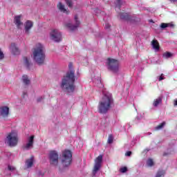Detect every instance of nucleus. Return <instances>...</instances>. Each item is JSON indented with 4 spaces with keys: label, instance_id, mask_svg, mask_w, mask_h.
<instances>
[{
    "label": "nucleus",
    "instance_id": "79ce46f5",
    "mask_svg": "<svg viewBox=\"0 0 177 177\" xmlns=\"http://www.w3.org/2000/svg\"><path fill=\"white\" fill-rule=\"evenodd\" d=\"M174 106H177V100L174 102Z\"/></svg>",
    "mask_w": 177,
    "mask_h": 177
},
{
    "label": "nucleus",
    "instance_id": "ddd939ff",
    "mask_svg": "<svg viewBox=\"0 0 177 177\" xmlns=\"http://www.w3.org/2000/svg\"><path fill=\"white\" fill-rule=\"evenodd\" d=\"M21 17H23V15H16L14 18V24L17 26V28H19V30L21 29V27H23V22H21Z\"/></svg>",
    "mask_w": 177,
    "mask_h": 177
},
{
    "label": "nucleus",
    "instance_id": "393cba45",
    "mask_svg": "<svg viewBox=\"0 0 177 177\" xmlns=\"http://www.w3.org/2000/svg\"><path fill=\"white\" fill-rule=\"evenodd\" d=\"M154 165V161L151 158H149L147 160V167H153Z\"/></svg>",
    "mask_w": 177,
    "mask_h": 177
},
{
    "label": "nucleus",
    "instance_id": "a211bd4d",
    "mask_svg": "<svg viewBox=\"0 0 177 177\" xmlns=\"http://www.w3.org/2000/svg\"><path fill=\"white\" fill-rule=\"evenodd\" d=\"M152 48L156 50V52H158L160 50V44L158 41L156 39H153L151 41Z\"/></svg>",
    "mask_w": 177,
    "mask_h": 177
},
{
    "label": "nucleus",
    "instance_id": "4be33fe9",
    "mask_svg": "<svg viewBox=\"0 0 177 177\" xmlns=\"http://www.w3.org/2000/svg\"><path fill=\"white\" fill-rule=\"evenodd\" d=\"M161 28H167L168 27H170V28H174V24L172 23H169V24H165V23H162L160 25Z\"/></svg>",
    "mask_w": 177,
    "mask_h": 177
},
{
    "label": "nucleus",
    "instance_id": "f257e3e1",
    "mask_svg": "<svg viewBox=\"0 0 177 177\" xmlns=\"http://www.w3.org/2000/svg\"><path fill=\"white\" fill-rule=\"evenodd\" d=\"M74 82H75V75H74V71L71 70L64 76L61 84V88L68 93H73L75 90Z\"/></svg>",
    "mask_w": 177,
    "mask_h": 177
},
{
    "label": "nucleus",
    "instance_id": "dca6fc26",
    "mask_svg": "<svg viewBox=\"0 0 177 177\" xmlns=\"http://www.w3.org/2000/svg\"><path fill=\"white\" fill-rule=\"evenodd\" d=\"M120 19H122L123 20H129L130 21H132V20H135V17L127 12L121 13L120 15Z\"/></svg>",
    "mask_w": 177,
    "mask_h": 177
},
{
    "label": "nucleus",
    "instance_id": "412c9836",
    "mask_svg": "<svg viewBox=\"0 0 177 177\" xmlns=\"http://www.w3.org/2000/svg\"><path fill=\"white\" fill-rule=\"evenodd\" d=\"M22 82H24L25 85H29L30 79H28V76H27L26 75H24L22 76Z\"/></svg>",
    "mask_w": 177,
    "mask_h": 177
},
{
    "label": "nucleus",
    "instance_id": "f8f14e48",
    "mask_svg": "<svg viewBox=\"0 0 177 177\" xmlns=\"http://www.w3.org/2000/svg\"><path fill=\"white\" fill-rule=\"evenodd\" d=\"M0 117L2 118H8L9 117V108L6 106L0 107Z\"/></svg>",
    "mask_w": 177,
    "mask_h": 177
},
{
    "label": "nucleus",
    "instance_id": "c85d7f7f",
    "mask_svg": "<svg viewBox=\"0 0 177 177\" xmlns=\"http://www.w3.org/2000/svg\"><path fill=\"white\" fill-rule=\"evenodd\" d=\"M163 57L164 59H169V57H172V53H163Z\"/></svg>",
    "mask_w": 177,
    "mask_h": 177
},
{
    "label": "nucleus",
    "instance_id": "2eb2a0df",
    "mask_svg": "<svg viewBox=\"0 0 177 177\" xmlns=\"http://www.w3.org/2000/svg\"><path fill=\"white\" fill-rule=\"evenodd\" d=\"M10 52L12 55H19L20 54V50L19 49V47L16 45L15 43H12L9 47Z\"/></svg>",
    "mask_w": 177,
    "mask_h": 177
},
{
    "label": "nucleus",
    "instance_id": "aec40b11",
    "mask_svg": "<svg viewBox=\"0 0 177 177\" xmlns=\"http://www.w3.org/2000/svg\"><path fill=\"white\" fill-rule=\"evenodd\" d=\"M162 102V97H159L153 101V104L154 107H157V106H158V104H161Z\"/></svg>",
    "mask_w": 177,
    "mask_h": 177
},
{
    "label": "nucleus",
    "instance_id": "7c9ffc66",
    "mask_svg": "<svg viewBox=\"0 0 177 177\" xmlns=\"http://www.w3.org/2000/svg\"><path fill=\"white\" fill-rule=\"evenodd\" d=\"M65 2L66 3V4L69 8L73 7V1L71 0H65Z\"/></svg>",
    "mask_w": 177,
    "mask_h": 177
},
{
    "label": "nucleus",
    "instance_id": "1a4fd4ad",
    "mask_svg": "<svg viewBox=\"0 0 177 177\" xmlns=\"http://www.w3.org/2000/svg\"><path fill=\"white\" fill-rule=\"evenodd\" d=\"M50 164L56 166L59 164V153L56 151H51L49 153Z\"/></svg>",
    "mask_w": 177,
    "mask_h": 177
},
{
    "label": "nucleus",
    "instance_id": "f3484780",
    "mask_svg": "<svg viewBox=\"0 0 177 177\" xmlns=\"http://www.w3.org/2000/svg\"><path fill=\"white\" fill-rule=\"evenodd\" d=\"M34 162H35V159L34 158V156H31L26 160L25 165L27 168H31V167L34 165Z\"/></svg>",
    "mask_w": 177,
    "mask_h": 177
},
{
    "label": "nucleus",
    "instance_id": "0eeeda50",
    "mask_svg": "<svg viewBox=\"0 0 177 177\" xmlns=\"http://www.w3.org/2000/svg\"><path fill=\"white\" fill-rule=\"evenodd\" d=\"M102 162H103V156L100 155L95 160V165L93 169V176H96V174H97L100 168H102Z\"/></svg>",
    "mask_w": 177,
    "mask_h": 177
},
{
    "label": "nucleus",
    "instance_id": "39448f33",
    "mask_svg": "<svg viewBox=\"0 0 177 177\" xmlns=\"http://www.w3.org/2000/svg\"><path fill=\"white\" fill-rule=\"evenodd\" d=\"M73 161V153L71 151L66 149L62 151L61 155V162L63 167H70Z\"/></svg>",
    "mask_w": 177,
    "mask_h": 177
},
{
    "label": "nucleus",
    "instance_id": "a878e982",
    "mask_svg": "<svg viewBox=\"0 0 177 177\" xmlns=\"http://www.w3.org/2000/svg\"><path fill=\"white\" fill-rule=\"evenodd\" d=\"M8 171H10L11 172H14V174H17V170H16V167H15V166L8 165Z\"/></svg>",
    "mask_w": 177,
    "mask_h": 177
},
{
    "label": "nucleus",
    "instance_id": "58836bf2",
    "mask_svg": "<svg viewBox=\"0 0 177 177\" xmlns=\"http://www.w3.org/2000/svg\"><path fill=\"white\" fill-rule=\"evenodd\" d=\"M68 67L70 70H71V67H73V64H69Z\"/></svg>",
    "mask_w": 177,
    "mask_h": 177
},
{
    "label": "nucleus",
    "instance_id": "b1692460",
    "mask_svg": "<svg viewBox=\"0 0 177 177\" xmlns=\"http://www.w3.org/2000/svg\"><path fill=\"white\" fill-rule=\"evenodd\" d=\"M164 127H165V122L160 123L159 125L156 127L154 128V129H155V131H160V130L162 129V128H164Z\"/></svg>",
    "mask_w": 177,
    "mask_h": 177
},
{
    "label": "nucleus",
    "instance_id": "473e14b6",
    "mask_svg": "<svg viewBox=\"0 0 177 177\" xmlns=\"http://www.w3.org/2000/svg\"><path fill=\"white\" fill-rule=\"evenodd\" d=\"M44 99H45V97L44 96H40V97H37V102L38 103H40L41 102H44Z\"/></svg>",
    "mask_w": 177,
    "mask_h": 177
},
{
    "label": "nucleus",
    "instance_id": "4468645a",
    "mask_svg": "<svg viewBox=\"0 0 177 177\" xmlns=\"http://www.w3.org/2000/svg\"><path fill=\"white\" fill-rule=\"evenodd\" d=\"M34 26V23H32V21L28 20L24 23V30H25V34L28 35L30 34V30L31 28H32V26Z\"/></svg>",
    "mask_w": 177,
    "mask_h": 177
},
{
    "label": "nucleus",
    "instance_id": "20e7f679",
    "mask_svg": "<svg viewBox=\"0 0 177 177\" xmlns=\"http://www.w3.org/2000/svg\"><path fill=\"white\" fill-rule=\"evenodd\" d=\"M5 143L10 147H16L17 143H19V136H17V133L15 131L8 133L5 138Z\"/></svg>",
    "mask_w": 177,
    "mask_h": 177
},
{
    "label": "nucleus",
    "instance_id": "37998d69",
    "mask_svg": "<svg viewBox=\"0 0 177 177\" xmlns=\"http://www.w3.org/2000/svg\"><path fill=\"white\" fill-rule=\"evenodd\" d=\"M26 95H27L26 92H24V96H26Z\"/></svg>",
    "mask_w": 177,
    "mask_h": 177
},
{
    "label": "nucleus",
    "instance_id": "ea45409f",
    "mask_svg": "<svg viewBox=\"0 0 177 177\" xmlns=\"http://www.w3.org/2000/svg\"><path fill=\"white\" fill-rule=\"evenodd\" d=\"M142 118V116H140V117H139V115L137 116V120H141Z\"/></svg>",
    "mask_w": 177,
    "mask_h": 177
},
{
    "label": "nucleus",
    "instance_id": "c756f323",
    "mask_svg": "<svg viewBox=\"0 0 177 177\" xmlns=\"http://www.w3.org/2000/svg\"><path fill=\"white\" fill-rule=\"evenodd\" d=\"M97 86H98V88H103V84L102 83V79L100 77L97 80Z\"/></svg>",
    "mask_w": 177,
    "mask_h": 177
},
{
    "label": "nucleus",
    "instance_id": "e433bc0d",
    "mask_svg": "<svg viewBox=\"0 0 177 177\" xmlns=\"http://www.w3.org/2000/svg\"><path fill=\"white\" fill-rule=\"evenodd\" d=\"M111 26L109 23H106L105 24V28L106 30H109V28H110Z\"/></svg>",
    "mask_w": 177,
    "mask_h": 177
},
{
    "label": "nucleus",
    "instance_id": "72a5a7b5",
    "mask_svg": "<svg viewBox=\"0 0 177 177\" xmlns=\"http://www.w3.org/2000/svg\"><path fill=\"white\" fill-rule=\"evenodd\" d=\"M162 80H165V77H164V74H161L160 76L158 77L159 81H162Z\"/></svg>",
    "mask_w": 177,
    "mask_h": 177
},
{
    "label": "nucleus",
    "instance_id": "f03ea898",
    "mask_svg": "<svg viewBox=\"0 0 177 177\" xmlns=\"http://www.w3.org/2000/svg\"><path fill=\"white\" fill-rule=\"evenodd\" d=\"M103 96L98 104V111L101 114H106L111 108L113 104V95L108 91H102Z\"/></svg>",
    "mask_w": 177,
    "mask_h": 177
},
{
    "label": "nucleus",
    "instance_id": "5701e85b",
    "mask_svg": "<svg viewBox=\"0 0 177 177\" xmlns=\"http://www.w3.org/2000/svg\"><path fill=\"white\" fill-rule=\"evenodd\" d=\"M24 62L26 67L30 68V66H31V62H30V59L27 58V57H24Z\"/></svg>",
    "mask_w": 177,
    "mask_h": 177
},
{
    "label": "nucleus",
    "instance_id": "9d476101",
    "mask_svg": "<svg viewBox=\"0 0 177 177\" xmlns=\"http://www.w3.org/2000/svg\"><path fill=\"white\" fill-rule=\"evenodd\" d=\"M75 24H73L71 21L65 23V26L70 31H74V30H77V27L80 26V21H78V17L77 15L75 16Z\"/></svg>",
    "mask_w": 177,
    "mask_h": 177
},
{
    "label": "nucleus",
    "instance_id": "7ed1b4c3",
    "mask_svg": "<svg viewBox=\"0 0 177 177\" xmlns=\"http://www.w3.org/2000/svg\"><path fill=\"white\" fill-rule=\"evenodd\" d=\"M33 60L37 64H44L45 63V46L41 43H37L32 49V55Z\"/></svg>",
    "mask_w": 177,
    "mask_h": 177
},
{
    "label": "nucleus",
    "instance_id": "bb28decb",
    "mask_svg": "<svg viewBox=\"0 0 177 177\" xmlns=\"http://www.w3.org/2000/svg\"><path fill=\"white\" fill-rule=\"evenodd\" d=\"M165 175V171L162 170V171H158L156 177H164Z\"/></svg>",
    "mask_w": 177,
    "mask_h": 177
},
{
    "label": "nucleus",
    "instance_id": "f704fd0d",
    "mask_svg": "<svg viewBox=\"0 0 177 177\" xmlns=\"http://www.w3.org/2000/svg\"><path fill=\"white\" fill-rule=\"evenodd\" d=\"M120 6H121V0H117L116 8H120Z\"/></svg>",
    "mask_w": 177,
    "mask_h": 177
},
{
    "label": "nucleus",
    "instance_id": "6e6552de",
    "mask_svg": "<svg viewBox=\"0 0 177 177\" xmlns=\"http://www.w3.org/2000/svg\"><path fill=\"white\" fill-rule=\"evenodd\" d=\"M50 39L55 42H60L62 41V32L57 29H53L50 32Z\"/></svg>",
    "mask_w": 177,
    "mask_h": 177
},
{
    "label": "nucleus",
    "instance_id": "a19ab883",
    "mask_svg": "<svg viewBox=\"0 0 177 177\" xmlns=\"http://www.w3.org/2000/svg\"><path fill=\"white\" fill-rule=\"evenodd\" d=\"M171 2H173V3H175V2H177V0H170Z\"/></svg>",
    "mask_w": 177,
    "mask_h": 177
},
{
    "label": "nucleus",
    "instance_id": "6ab92c4d",
    "mask_svg": "<svg viewBox=\"0 0 177 177\" xmlns=\"http://www.w3.org/2000/svg\"><path fill=\"white\" fill-rule=\"evenodd\" d=\"M57 8L60 12H63V13H67V10L64 7V5L62 3H59L57 5Z\"/></svg>",
    "mask_w": 177,
    "mask_h": 177
},
{
    "label": "nucleus",
    "instance_id": "9b49d317",
    "mask_svg": "<svg viewBox=\"0 0 177 177\" xmlns=\"http://www.w3.org/2000/svg\"><path fill=\"white\" fill-rule=\"evenodd\" d=\"M34 147V136L28 138L27 142L24 145L25 150H31Z\"/></svg>",
    "mask_w": 177,
    "mask_h": 177
},
{
    "label": "nucleus",
    "instance_id": "c9c22d12",
    "mask_svg": "<svg viewBox=\"0 0 177 177\" xmlns=\"http://www.w3.org/2000/svg\"><path fill=\"white\" fill-rule=\"evenodd\" d=\"M127 167H122L120 169V172H122V174H124V172H127Z\"/></svg>",
    "mask_w": 177,
    "mask_h": 177
},
{
    "label": "nucleus",
    "instance_id": "4c0bfd02",
    "mask_svg": "<svg viewBox=\"0 0 177 177\" xmlns=\"http://www.w3.org/2000/svg\"><path fill=\"white\" fill-rule=\"evenodd\" d=\"M131 154H132V152L131 151H129L125 153V156H127V157H129Z\"/></svg>",
    "mask_w": 177,
    "mask_h": 177
},
{
    "label": "nucleus",
    "instance_id": "c03bdc74",
    "mask_svg": "<svg viewBox=\"0 0 177 177\" xmlns=\"http://www.w3.org/2000/svg\"><path fill=\"white\" fill-rule=\"evenodd\" d=\"M147 135H151V133L148 132V133H147Z\"/></svg>",
    "mask_w": 177,
    "mask_h": 177
},
{
    "label": "nucleus",
    "instance_id": "2f4dec72",
    "mask_svg": "<svg viewBox=\"0 0 177 177\" xmlns=\"http://www.w3.org/2000/svg\"><path fill=\"white\" fill-rule=\"evenodd\" d=\"M5 57V54H3V51H2V49L0 48V60H2Z\"/></svg>",
    "mask_w": 177,
    "mask_h": 177
},
{
    "label": "nucleus",
    "instance_id": "cd10ccee",
    "mask_svg": "<svg viewBox=\"0 0 177 177\" xmlns=\"http://www.w3.org/2000/svg\"><path fill=\"white\" fill-rule=\"evenodd\" d=\"M113 142H114V137L113 136V135L110 134L109 136L107 142L109 143V145H111V143H113Z\"/></svg>",
    "mask_w": 177,
    "mask_h": 177
},
{
    "label": "nucleus",
    "instance_id": "423d86ee",
    "mask_svg": "<svg viewBox=\"0 0 177 177\" xmlns=\"http://www.w3.org/2000/svg\"><path fill=\"white\" fill-rule=\"evenodd\" d=\"M108 70L113 73V74H118L120 71V62L117 59L109 58L107 59Z\"/></svg>",
    "mask_w": 177,
    "mask_h": 177
}]
</instances>
